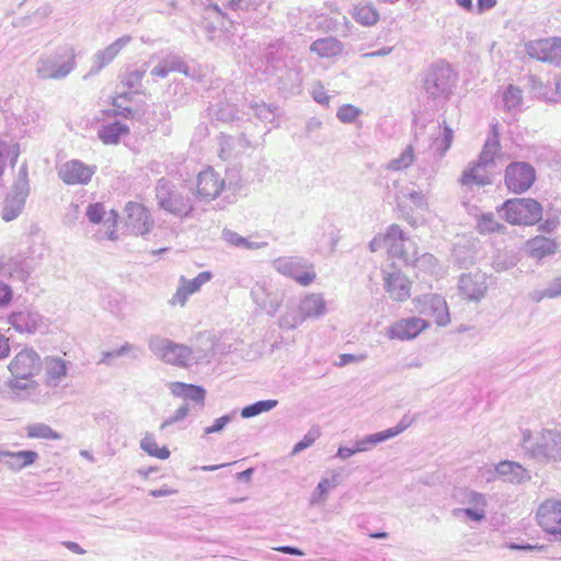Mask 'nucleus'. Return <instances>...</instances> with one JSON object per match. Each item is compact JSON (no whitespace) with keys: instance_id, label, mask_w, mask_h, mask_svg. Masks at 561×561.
<instances>
[{"instance_id":"obj_63","label":"nucleus","mask_w":561,"mask_h":561,"mask_svg":"<svg viewBox=\"0 0 561 561\" xmlns=\"http://www.w3.org/2000/svg\"><path fill=\"white\" fill-rule=\"evenodd\" d=\"M394 241H407L404 232L398 225H391L383 238L385 244L392 243Z\"/></svg>"},{"instance_id":"obj_25","label":"nucleus","mask_w":561,"mask_h":561,"mask_svg":"<svg viewBox=\"0 0 561 561\" xmlns=\"http://www.w3.org/2000/svg\"><path fill=\"white\" fill-rule=\"evenodd\" d=\"M28 195V185L26 181H20L14 184L13 192L7 196L2 208V219L11 221L19 217L24 208Z\"/></svg>"},{"instance_id":"obj_39","label":"nucleus","mask_w":561,"mask_h":561,"mask_svg":"<svg viewBox=\"0 0 561 561\" xmlns=\"http://www.w3.org/2000/svg\"><path fill=\"white\" fill-rule=\"evenodd\" d=\"M458 502L466 507L486 510L488 501L484 494L473 490H463L457 495Z\"/></svg>"},{"instance_id":"obj_41","label":"nucleus","mask_w":561,"mask_h":561,"mask_svg":"<svg viewBox=\"0 0 561 561\" xmlns=\"http://www.w3.org/2000/svg\"><path fill=\"white\" fill-rule=\"evenodd\" d=\"M222 180L226 182L225 191L231 192L232 195H236L244 187V181L238 168L228 169Z\"/></svg>"},{"instance_id":"obj_15","label":"nucleus","mask_w":561,"mask_h":561,"mask_svg":"<svg viewBox=\"0 0 561 561\" xmlns=\"http://www.w3.org/2000/svg\"><path fill=\"white\" fill-rule=\"evenodd\" d=\"M125 226L133 234L145 236L151 231L154 221L145 206L129 202L125 206Z\"/></svg>"},{"instance_id":"obj_26","label":"nucleus","mask_w":561,"mask_h":561,"mask_svg":"<svg viewBox=\"0 0 561 561\" xmlns=\"http://www.w3.org/2000/svg\"><path fill=\"white\" fill-rule=\"evenodd\" d=\"M38 459V454L33 450L9 451L0 450L1 462L11 471L18 472L32 466Z\"/></svg>"},{"instance_id":"obj_45","label":"nucleus","mask_w":561,"mask_h":561,"mask_svg":"<svg viewBox=\"0 0 561 561\" xmlns=\"http://www.w3.org/2000/svg\"><path fill=\"white\" fill-rule=\"evenodd\" d=\"M453 516L459 519H469L472 522H482L486 516V510L478 508V507H462L455 508L451 512Z\"/></svg>"},{"instance_id":"obj_17","label":"nucleus","mask_w":561,"mask_h":561,"mask_svg":"<svg viewBox=\"0 0 561 561\" xmlns=\"http://www.w3.org/2000/svg\"><path fill=\"white\" fill-rule=\"evenodd\" d=\"M254 304L270 316H274L282 305V297L266 280L256 282L251 289Z\"/></svg>"},{"instance_id":"obj_13","label":"nucleus","mask_w":561,"mask_h":561,"mask_svg":"<svg viewBox=\"0 0 561 561\" xmlns=\"http://www.w3.org/2000/svg\"><path fill=\"white\" fill-rule=\"evenodd\" d=\"M537 522L539 526L557 540L561 541V501L548 499L537 510Z\"/></svg>"},{"instance_id":"obj_60","label":"nucleus","mask_w":561,"mask_h":561,"mask_svg":"<svg viewBox=\"0 0 561 561\" xmlns=\"http://www.w3.org/2000/svg\"><path fill=\"white\" fill-rule=\"evenodd\" d=\"M188 412L190 408L187 403L181 405L170 417L161 423L160 428L164 430L174 423L183 421L188 415Z\"/></svg>"},{"instance_id":"obj_14","label":"nucleus","mask_w":561,"mask_h":561,"mask_svg":"<svg viewBox=\"0 0 561 561\" xmlns=\"http://www.w3.org/2000/svg\"><path fill=\"white\" fill-rule=\"evenodd\" d=\"M525 48L531 58L556 65L561 62V37L530 41Z\"/></svg>"},{"instance_id":"obj_62","label":"nucleus","mask_w":561,"mask_h":561,"mask_svg":"<svg viewBox=\"0 0 561 561\" xmlns=\"http://www.w3.org/2000/svg\"><path fill=\"white\" fill-rule=\"evenodd\" d=\"M403 196L409 199L415 207L424 208L427 205L426 197L421 191L414 188L407 190Z\"/></svg>"},{"instance_id":"obj_53","label":"nucleus","mask_w":561,"mask_h":561,"mask_svg":"<svg viewBox=\"0 0 561 561\" xmlns=\"http://www.w3.org/2000/svg\"><path fill=\"white\" fill-rule=\"evenodd\" d=\"M219 146V157L221 160H229L232 157V151L234 149V140L231 136L220 135L218 138Z\"/></svg>"},{"instance_id":"obj_11","label":"nucleus","mask_w":561,"mask_h":561,"mask_svg":"<svg viewBox=\"0 0 561 561\" xmlns=\"http://www.w3.org/2000/svg\"><path fill=\"white\" fill-rule=\"evenodd\" d=\"M413 305L420 314L433 318L438 327H446L450 322L447 302L440 295H422L413 300Z\"/></svg>"},{"instance_id":"obj_1","label":"nucleus","mask_w":561,"mask_h":561,"mask_svg":"<svg viewBox=\"0 0 561 561\" xmlns=\"http://www.w3.org/2000/svg\"><path fill=\"white\" fill-rule=\"evenodd\" d=\"M329 309L321 293H304L296 306H287L278 319V325L284 330H295L306 321H317L327 316Z\"/></svg>"},{"instance_id":"obj_29","label":"nucleus","mask_w":561,"mask_h":561,"mask_svg":"<svg viewBox=\"0 0 561 561\" xmlns=\"http://www.w3.org/2000/svg\"><path fill=\"white\" fill-rule=\"evenodd\" d=\"M344 45L337 38L328 36L314 41L310 45V51L320 58H332L342 54Z\"/></svg>"},{"instance_id":"obj_50","label":"nucleus","mask_w":561,"mask_h":561,"mask_svg":"<svg viewBox=\"0 0 561 561\" xmlns=\"http://www.w3.org/2000/svg\"><path fill=\"white\" fill-rule=\"evenodd\" d=\"M254 115L263 122H273L276 117V107L266 103H254L251 105Z\"/></svg>"},{"instance_id":"obj_54","label":"nucleus","mask_w":561,"mask_h":561,"mask_svg":"<svg viewBox=\"0 0 561 561\" xmlns=\"http://www.w3.org/2000/svg\"><path fill=\"white\" fill-rule=\"evenodd\" d=\"M503 226L495 220L494 215L483 214L478 222V228L481 232H495L499 231Z\"/></svg>"},{"instance_id":"obj_55","label":"nucleus","mask_w":561,"mask_h":561,"mask_svg":"<svg viewBox=\"0 0 561 561\" xmlns=\"http://www.w3.org/2000/svg\"><path fill=\"white\" fill-rule=\"evenodd\" d=\"M131 351H139V348L130 343H125L119 348L111 351V352H103L102 358L100 359V363L110 365V359L114 357H121L123 355H126L127 353Z\"/></svg>"},{"instance_id":"obj_6","label":"nucleus","mask_w":561,"mask_h":561,"mask_svg":"<svg viewBox=\"0 0 561 561\" xmlns=\"http://www.w3.org/2000/svg\"><path fill=\"white\" fill-rule=\"evenodd\" d=\"M43 366L39 355L33 348H23L10 362L8 368L12 378L7 385L12 390H27L33 388V378Z\"/></svg>"},{"instance_id":"obj_49","label":"nucleus","mask_w":561,"mask_h":561,"mask_svg":"<svg viewBox=\"0 0 561 561\" xmlns=\"http://www.w3.org/2000/svg\"><path fill=\"white\" fill-rule=\"evenodd\" d=\"M408 264H412L425 273H433L437 265V260L431 253H423L421 255L416 253V259L409 261Z\"/></svg>"},{"instance_id":"obj_12","label":"nucleus","mask_w":561,"mask_h":561,"mask_svg":"<svg viewBox=\"0 0 561 561\" xmlns=\"http://www.w3.org/2000/svg\"><path fill=\"white\" fill-rule=\"evenodd\" d=\"M536 180L534 167L527 162H512L505 170V185L516 194L526 192Z\"/></svg>"},{"instance_id":"obj_27","label":"nucleus","mask_w":561,"mask_h":561,"mask_svg":"<svg viewBox=\"0 0 561 561\" xmlns=\"http://www.w3.org/2000/svg\"><path fill=\"white\" fill-rule=\"evenodd\" d=\"M70 363L60 357H46L44 368L46 374V385L57 387L66 378Z\"/></svg>"},{"instance_id":"obj_30","label":"nucleus","mask_w":561,"mask_h":561,"mask_svg":"<svg viewBox=\"0 0 561 561\" xmlns=\"http://www.w3.org/2000/svg\"><path fill=\"white\" fill-rule=\"evenodd\" d=\"M527 249L531 257L541 260L556 252L557 243L550 238L537 236L527 242Z\"/></svg>"},{"instance_id":"obj_16","label":"nucleus","mask_w":561,"mask_h":561,"mask_svg":"<svg viewBox=\"0 0 561 561\" xmlns=\"http://www.w3.org/2000/svg\"><path fill=\"white\" fill-rule=\"evenodd\" d=\"M131 42V36L124 35L108 46L95 51L91 58V67L88 76H95L100 73L106 66H108L118 54Z\"/></svg>"},{"instance_id":"obj_59","label":"nucleus","mask_w":561,"mask_h":561,"mask_svg":"<svg viewBox=\"0 0 561 561\" xmlns=\"http://www.w3.org/2000/svg\"><path fill=\"white\" fill-rule=\"evenodd\" d=\"M414 420L415 419L409 414L403 415V417L396 426L386 430L389 438H393L404 432L413 424Z\"/></svg>"},{"instance_id":"obj_24","label":"nucleus","mask_w":561,"mask_h":561,"mask_svg":"<svg viewBox=\"0 0 561 561\" xmlns=\"http://www.w3.org/2000/svg\"><path fill=\"white\" fill-rule=\"evenodd\" d=\"M94 174V169L80 160H71L61 164L58 176L68 185L87 184Z\"/></svg>"},{"instance_id":"obj_7","label":"nucleus","mask_w":561,"mask_h":561,"mask_svg":"<svg viewBox=\"0 0 561 561\" xmlns=\"http://www.w3.org/2000/svg\"><path fill=\"white\" fill-rule=\"evenodd\" d=\"M149 350L163 362L181 367L190 366L202 358L201 355H195L188 346L158 335L150 337Z\"/></svg>"},{"instance_id":"obj_38","label":"nucleus","mask_w":561,"mask_h":561,"mask_svg":"<svg viewBox=\"0 0 561 561\" xmlns=\"http://www.w3.org/2000/svg\"><path fill=\"white\" fill-rule=\"evenodd\" d=\"M353 18L364 26H373L379 21V12L373 4L357 5L354 8Z\"/></svg>"},{"instance_id":"obj_46","label":"nucleus","mask_w":561,"mask_h":561,"mask_svg":"<svg viewBox=\"0 0 561 561\" xmlns=\"http://www.w3.org/2000/svg\"><path fill=\"white\" fill-rule=\"evenodd\" d=\"M453 259L460 267H467L474 263L473 252L467 245H455Z\"/></svg>"},{"instance_id":"obj_57","label":"nucleus","mask_w":561,"mask_h":561,"mask_svg":"<svg viewBox=\"0 0 561 561\" xmlns=\"http://www.w3.org/2000/svg\"><path fill=\"white\" fill-rule=\"evenodd\" d=\"M261 5V0H230L228 2V7L233 11H256Z\"/></svg>"},{"instance_id":"obj_58","label":"nucleus","mask_w":561,"mask_h":561,"mask_svg":"<svg viewBox=\"0 0 561 561\" xmlns=\"http://www.w3.org/2000/svg\"><path fill=\"white\" fill-rule=\"evenodd\" d=\"M105 214L106 213L104 206L101 203L90 204L85 211L88 219L92 224H100L103 220Z\"/></svg>"},{"instance_id":"obj_36","label":"nucleus","mask_w":561,"mask_h":561,"mask_svg":"<svg viewBox=\"0 0 561 561\" xmlns=\"http://www.w3.org/2000/svg\"><path fill=\"white\" fill-rule=\"evenodd\" d=\"M140 448L151 457L158 459H168L170 457V450L167 446L159 447L154 435L152 433H146L140 440Z\"/></svg>"},{"instance_id":"obj_48","label":"nucleus","mask_w":561,"mask_h":561,"mask_svg":"<svg viewBox=\"0 0 561 561\" xmlns=\"http://www.w3.org/2000/svg\"><path fill=\"white\" fill-rule=\"evenodd\" d=\"M454 139V131L448 126H444L443 136L442 138H437L434 141L435 150L438 153V156L442 158L445 156V153L449 150Z\"/></svg>"},{"instance_id":"obj_28","label":"nucleus","mask_w":561,"mask_h":561,"mask_svg":"<svg viewBox=\"0 0 561 561\" xmlns=\"http://www.w3.org/2000/svg\"><path fill=\"white\" fill-rule=\"evenodd\" d=\"M169 389L174 397L191 400L196 403L199 407V410L205 405L206 391L201 386L176 381L171 382L169 385Z\"/></svg>"},{"instance_id":"obj_3","label":"nucleus","mask_w":561,"mask_h":561,"mask_svg":"<svg viewBox=\"0 0 561 561\" xmlns=\"http://www.w3.org/2000/svg\"><path fill=\"white\" fill-rule=\"evenodd\" d=\"M501 151L500 134L497 124L491 127V134L486 138L477 162L465 170L461 183L466 186H484L491 184L489 170L495 165V160Z\"/></svg>"},{"instance_id":"obj_61","label":"nucleus","mask_w":561,"mask_h":561,"mask_svg":"<svg viewBox=\"0 0 561 561\" xmlns=\"http://www.w3.org/2000/svg\"><path fill=\"white\" fill-rule=\"evenodd\" d=\"M236 412L231 414L222 415L215 420L214 424L211 426H207L204 430V433L206 435L213 434V433H219L221 432L228 423H230L234 419Z\"/></svg>"},{"instance_id":"obj_44","label":"nucleus","mask_w":561,"mask_h":561,"mask_svg":"<svg viewBox=\"0 0 561 561\" xmlns=\"http://www.w3.org/2000/svg\"><path fill=\"white\" fill-rule=\"evenodd\" d=\"M523 101L522 90L515 85H508L503 94V103L505 108L511 112L517 110Z\"/></svg>"},{"instance_id":"obj_56","label":"nucleus","mask_w":561,"mask_h":561,"mask_svg":"<svg viewBox=\"0 0 561 561\" xmlns=\"http://www.w3.org/2000/svg\"><path fill=\"white\" fill-rule=\"evenodd\" d=\"M436 172L437 165L434 162L422 159L417 163V179L425 178L430 182L434 179Z\"/></svg>"},{"instance_id":"obj_18","label":"nucleus","mask_w":561,"mask_h":561,"mask_svg":"<svg viewBox=\"0 0 561 561\" xmlns=\"http://www.w3.org/2000/svg\"><path fill=\"white\" fill-rule=\"evenodd\" d=\"M226 182L213 168L201 171L197 175L196 194L205 201H213L225 191Z\"/></svg>"},{"instance_id":"obj_23","label":"nucleus","mask_w":561,"mask_h":561,"mask_svg":"<svg viewBox=\"0 0 561 561\" xmlns=\"http://www.w3.org/2000/svg\"><path fill=\"white\" fill-rule=\"evenodd\" d=\"M8 322L15 331L28 334L35 333L47 327L43 316L37 311L28 309L12 312L8 318Z\"/></svg>"},{"instance_id":"obj_21","label":"nucleus","mask_w":561,"mask_h":561,"mask_svg":"<svg viewBox=\"0 0 561 561\" xmlns=\"http://www.w3.org/2000/svg\"><path fill=\"white\" fill-rule=\"evenodd\" d=\"M213 278V274L209 271H205L199 273L196 277L188 279L184 276H181L179 279V285L176 291L170 299V304L172 306H181L184 307L188 297L198 293L203 285L208 283Z\"/></svg>"},{"instance_id":"obj_19","label":"nucleus","mask_w":561,"mask_h":561,"mask_svg":"<svg viewBox=\"0 0 561 561\" xmlns=\"http://www.w3.org/2000/svg\"><path fill=\"white\" fill-rule=\"evenodd\" d=\"M383 286L394 301H405L411 295V282L399 270L391 266L383 270Z\"/></svg>"},{"instance_id":"obj_8","label":"nucleus","mask_w":561,"mask_h":561,"mask_svg":"<svg viewBox=\"0 0 561 561\" xmlns=\"http://www.w3.org/2000/svg\"><path fill=\"white\" fill-rule=\"evenodd\" d=\"M502 217L512 225H534L541 219L542 207L533 198H512L501 208Z\"/></svg>"},{"instance_id":"obj_43","label":"nucleus","mask_w":561,"mask_h":561,"mask_svg":"<svg viewBox=\"0 0 561 561\" xmlns=\"http://www.w3.org/2000/svg\"><path fill=\"white\" fill-rule=\"evenodd\" d=\"M390 439L386 430L385 431H381V432H378V433H374V434H370V435H367L360 439H358L355 445H356V450H359V453H363V451H367L369 450L371 447L380 444V443H383L386 440Z\"/></svg>"},{"instance_id":"obj_51","label":"nucleus","mask_w":561,"mask_h":561,"mask_svg":"<svg viewBox=\"0 0 561 561\" xmlns=\"http://www.w3.org/2000/svg\"><path fill=\"white\" fill-rule=\"evenodd\" d=\"M320 437V430L319 427H312L311 430H309V432L304 436V438L298 442L293 450H291V455H297L299 453H301L302 450H305L306 448L310 447L313 445V443Z\"/></svg>"},{"instance_id":"obj_5","label":"nucleus","mask_w":561,"mask_h":561,"mask_svg":"<svg viewBox=\"0 0 561 561\" xmlns=\"http://www.w3.org/2000/svg\"><path fill=\"white\" fill-rule=\"evenodd\" d=\"M156 198L163 210L180 217H190L194 209L195 198L192 192L184 187H178L165 179H160L156 185Z\"/></svg>"},{"instance_id":"obj_31","label":"nucleus","mask_w":561,"mask_h":561,"mask_svg":"<svg viewBox=\"0 0 561 561\" xmlns=\"http://www.w3.org/2000/svg\"><path fill=\"white\" fill-rule=\"evenodd\" d=\"M495 472L499 476L505 477L507 481L512 483H520L524 480L529 479V476L519 463L514 461H501L495 466Z\"/></svg>"},{"instance_id":"obj_32","label":"nucleus","mask_w":561,"mask_h":561,"mask_svg":"<svg viewBox=\"0 0 561 561\" xmlns=\"http://www.w3.org/2000/svg\"><path fill=\"white\" fill-rule=\"evenodd\" d=\"M342 482V472L341 470H334L330 478H323L318 483L317 488L314 489L312 496H311V503H320L322 501H325L328 493L330 490L334 489Z\"/></svg>"},{"instance_id":"obj_42","label":"nucleus","mask_w":561,"mask_h":561,"mask_svg":"<svg viewBox=\"0 0 561 561\" xmlns=\"http://www.w3.org/2000/svg\"><path fill=\"white\" fill-rule=\"evenodd\" d=\"M405 243L407 241H394L392 243H387L386 247L391 256L401 259L405 264H408L409 261L416 259V251L412 250V252H410Z\"/></svg>"},{"instance_id":"obj_33","label":"nucleus","mask_w":561,"mask_h":561,"mask_svg":"<svg viewBox=\"0 0 561 561\" xmlns=\"http://www.w3.org/2000/svg\"><path fill=\"white\" fill-rule=\"evenodd\" d=\"M0 274L19 280H25L30 275V270L21 260L10 257L0 263Z\"/></svg>"},{"instance_id":"obj_10","label":"nucleus","mask_w":561,"mask_h":561,"mask_svg":"<svg viewBox=\"0 0 561 561\" xmlns=\"http://www.w3.org/2000/svg\"><path fill=\"white\" fill-rule=\"evenodd\" d=\"M456 84V75L453 68L445 62L435 64L426 75L424 89L433 98H447Z\"/></svg>"},{"instance_id":"obj_2","label":"nucleus","mask_w":561,"mask_h":561,"mask_svg":"<svg viewBox=\"0 0 561 561\" xmlns=\"http://www.w3.org/2000/svg\"><path fill=\"white\" fill-rule=\"evenodd\" d=\"M520 446L530 458L538 461H561V433L557 430H523Z\"/></svg>"},{"instance_id":"obj_20","label":"nucleus","mask_w":561,"mask_h":561,"mask_svg":"<svg viewBox=\"0 0 561 561\" xmlns=\"http://www.w3.org/2000/svg\"><path fill=\"white\" fill-rule=\"evenodd\" d=\"M430 327V323L419 317H410L394 322L388 328L387 335L390 340L408 341L415 339Z\"/></svg>"},{"instance_id":"obj_34","label":"nucleus","mask_w":561,"mask_h":561,"mask_svg":"<svg viewBox=\"0 0 561 561\" xmlns=\"http://www.w3.org/2000/svg\"><path fill=\"white\" fill-rule=\"evenodd\" d=\"M415 152L412 145H408L397 157L386 164V170L402 172L415 162Z\"/></svg>"},{"instance_id":"obj_47","label":"nucleus","mask_w":561,"mask_h":561,"mask_svg":"<svg viewBox=\"0 0 561 561\" xmlns=\"http://www.w3.org/2000/svg\"><path fill=\"white\" fill-rule=\"evenodd\" d=\"M360 115L362 110L352 104H343L336 111V117L343 124H352Z\"/></svg>"},{"instance_id":"obj_64","label":"nucleus","mask_w":561,"mask_h":561,"mask_svg":"<svg viewBox=\"0 0 561 561\" xmlns=\"http://www.w3.org/2000/svg\"><path fill=\"white\" fill-rule=\"evenodd\" d=\"M548 298L553 299L561 296V275L553 278L547 286Z\"/></svg>"},{"instance_id":"obj_35","label":"nucleus","mask_w":561,"mask_h":561,"mask_svg":"<svg viewBox=\"0 0 561 561\" xmlns=\"http://www.w3.org/2000/svg\"><path fill=\"white\" fill-rule=\"evenodd\" d=\"M128 128L126 125H123L121 123H113L103 126L98 135L99 138L105 144V145H113L117 144L121 139V137L125 134H127Z\"/></svg>"},{"instance_id":"obj_52","label":"nucleus","mask_w":561,"mask_h":561,"mask_svg":"<svg viewBox=\"0 0 561 561\" xmlns=\"http://www.w3.org/2000/svg\"><path fill=\"white\" fill-rule=\"evenodd\" d=\"M145 75V68L129 69L123 75L122 83L129 89L136 88L141 83V80L144 79Z\"/></svg>"},{"instance_id":"obj_22","label":"nucleus","mask_w":561,"mask_h":561,"mask_svg":"<svg viewBox=\"0 0 561 561\" xmlns=\"http://www.w3.org/2000/svg\"><path fill=\"white\" fill-rule=\"evenodd\" d=\"M460 294L470 301H480L486 293V276L481 272L462 274L458 282Z\"/></svg>"},{"instance_id":"obj_37","label":"nucleus","mask_w":561,"mask_h":561,"mask_svg":"<svg viewBox=\"0 0 561 561\" xmlns=\"http://www.w3.org/2000/svg\"><path fill=\"white\" fill-rule=\"evenodd\" d=\"M28 438L59 440L61 435L45 423H32L25 427Z\"/></svg>"},{"instance_id":"obj_40","label":"nucleus","mask_w":561,"mask_h":561,"mask_svg":"<svg viewBox=\"0 0 561 561\" xmlns=\"http://www.w3.org/2000/svg\"><path fill=\"white\" fill-rule=\"evenodd\" d=\"M277 404H278V401L272 400V399L256 401L250 405L244 407L241 410L240 414L243 419L254 417L261 413L268 412V411L273 410L274 408L277 407Z\"/></svg>"},{"instance_id":"obj_4","label":"nucleus","mask_w":561,"mask_h":561,"mask_svg":"<svg viewBox=\"0 0 561 561\" xmlns=\"http://www.w3.org/2000/svg\"><path fill=\"white\" fill-rule=\"evenodd\" d=\"M77 67V51L64 45L54 51L42 54L35 61V73L42 80H62Z\"/></svg>"},{"instance_id":"obj_9","label":"nucleus","mask_w":561,"mask_h":561,"mask_svg":"<svg viewBox=\"0 0 561 561\" xmlns=\"http://www.w3.org/2000/svg\"><path fill=\"white\" fill-rule=\"evenodd\" d=\"M279 274L295 279L300 286L307 287L317 278L313 265L300 256L278 257L272 263Z\"/></svg>"}]
</instances>
